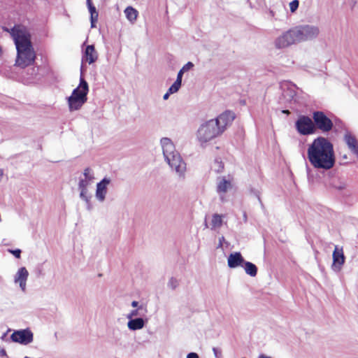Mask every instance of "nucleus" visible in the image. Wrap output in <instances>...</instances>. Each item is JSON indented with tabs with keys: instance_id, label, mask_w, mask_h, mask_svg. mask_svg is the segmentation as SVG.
Masks as SVG:
<instances>
[{
	"instance_id": "obj_1",
	"label": "nucleus",
	"mask_w": 358,
	"mask_h": 358,
	"mask_svg": "<svg viewBox=\"0 0 358 358\" xmlns=\"http://www.w3.org/2000/svg\"><path fill=\"white\" fill-rule=\"evenodd\" d=\"M13 38L17 50L15 65L22 69L33 65L36 55L31 43V36L27 27L23 24H15L11 29L3 27Z\"/></svg>"
},
{
	"instance_id": "obj_2",
	"label": "nucleus",
	"mask_w": 358,
	"mask_h": 358,
	"mask_svg": "<svg viewBox=\"0 0 358 358\" xmlns=\"http://www.w3.org/2000/svg\"><path fill=\"white\" fill-rule=\"evenodd\" d=\"M307 158L315 169L324 170L332 169L336 163L332 143L323 136L315 138L308 147Z\"/></svg>"
},
{
	"instance_id": "obj_3",
	"label": "nucleus",
	"mask_w": 358,
	"mask_h": 358,
	"mask_svg": "<svg viewBox=\"0 0 358 358\" xmlns=\"http://www.w3.org/2000/svg\"><path fill=\"white\" fill-rule=\"evenodd\" d=\"M234 119V113L227 110L217 118L206 121L200 126L197 131L198 140L200 143H204L220 136Z\"/></svg>"
},
{
	"instance_id": "obj_4",
	"label": "nucleus",
	"mask_w": 358,
	"mask_h": 358,
	"mask_svg": "<svg viewBox=\"0 0 358 358\" xmlns=\"http://www.w3.org/2000/svg\"><path fill=\"white\" fill-rule=\"evenodd\" d=\"M89 91L88 84L83 78H80L79 86L74 89L72 94L68 98L70 110L80 109L87 101V95Z\"/></svg>"
},
{
	"instance_id": "obj_5",
	"label": "nucleus",
	"mask_w": 358,
	"mask_h": 358,
	"mask_svg": "<svg viewBox=\"0 0 358 358\" xmlns=\"http://www.w3.org/2000/svg\"><path fill=\"white\" fill-rule=\"evenodd\" d=\"M313 119L315 130L317 129L323 133H327L330 131L334 127L331 120L322 111L313 112Z\"/></svg>"
},
{
	"instance_id": "obj_6",
	"label": "nucleus",
	"mask_w": 358,
	"mask_h": 358,
	"mask_svg": "<svg viewBox=\"0 0 358 358\" xmlns=\"http://www.w3.org/2000/svg\"><path fill=\"white\" fill-rule=\"evenodd\" d=\"M295 127L299 134L303 136L313 134L315 132V127L310 117L300 115L295 122Z\"/></svg>"
},
{
	"instance_id": "obj_7",
	"label": "nucleus",
	"mask_w": 358,
	"mask_h": 358,
	"mask_svg": "<svg viewBox=\"0 0 358 358\" xmlns=\"http://www.w3.org/2000/svg\"><path fill=\"white\" fill-rule=\"evenodd\" d=\"M299 42L298 35L295 27H294L277 38L275 41V45L277 48H285Z\"/></svg>"
},
{
	"instance_id": "obj_8",
	"label": "nucleus",
	"mask_w": 358,
	"mask_h": 358,
	"mask_svg": "<svg viewBox=\"0 0 358 358\" xmlns=\"http://www.w3.org/2000/svg\"><path fill=\"white\" fill-rule=\"evenodd\" d=\"M295 29L299 42L315 38L319 34V29L313 26H297Z\"/></svg>"
},
{
	"instance_id": "obj_9",
	"label": "nucleus",
	"mask_w": 358,
	"mask_h": 358,
	"mask_svg": "<svg viewBox=\"0 0 358 358\" xmlns=\"http://www.w3.org/2000/svg\"><path fill=\"white\" fill-rule=\"evenodd\" d=\"M11 339L14 342L27 345L33 341V334L28 329L15 331L11 335Z\"/></svg>"
},
{
	"instance_id": "obj_10",
	"label": "nucleus",
	"mask_w": 358,
	"mask_h": 358,
	"mask_svg": "<svg viewBox=\"0 0 358 358\" xmlns=\"http://www.w3.org/2000/svg\"><path fill=\"white\" fill-rule=\"evenodd\" d=\"M169 166L176 170V172L182 173L185 170V164L182 160L179 153L171 155L170 157L166 159Z\"/></svg>"
},
{
	"instance_id": "obj_11",
	"label": "nucleus",
	"mask_w": 358,
	"mask_h": 358,
	"mask_svg": "<svg viewBox=\"0 0 358 358\" xmlns=\"http://www.w3.org/2000/svg\"><path fill=\"white\" fill-rule=\"evenodd\" d=\"M333 264L332 268L334 269L340 270L341 266L345 263V255L342 248H338L337 245L335 246L333 252Z\"/></svg>"
},
{
	"instance_id": "obj_12",
	"label": "nucleus",
	"mask_w": 358,
	"mask_h": 358,
	"mask_svg": "<svg viewBox=\"0 0 358 358\" xmlns=\"http://www.w3.org/2000/svg\"><path fill=\"white\" fill-rule=\"evenodd\" d=\"M161 143L163 149V154L165 159L174 155L178 152L175 150V146L169 138H164L161 140Z\"/></svg>"
},
{
	"instance_id": "obj_13",
	"label": "nucleus",
	"mask_w": 358,
	"mask_h": 358,
	"mask_svg": "<svg viewBox=\"0 0 358 358\" xmlns=\"http://www.w3.org/2000/svg\"><path fill=\"white\" fill-rule=\"evenodd\" d=\"M110 183V180L103 178L96 185V196L100 201H103L107 192V185Z\"/></svg>"
},
{
	"instance_id": "obj_14",
	"label": "nucleus",
	"mask_w": 358,
	"mask_h": 358,
	"mask_svg": "<svg viewBox=\"0 0 358 358\" xmlns=\"http://www.w3.org/2000/svg\"><path fill=\"white\" fill-rule=\"evenodd\" d=\"M29 275V273L25 267L20 268L15 277V282L20 284L21 289L24 291L26 287V282Z\"/></svg>"
},
{
	"instance_id": "obj_15",
	"label": "nucleus",
	"mask_w": 358,
	"mask_h": 358,
	"mask_svg": "<svg viewBox=\"0 0 358 358\" xmlns=\"http://www.w3.org/2000/svg\"><path fill=\"white\" fill-rule=\"evenodd\" d=\"M244 262L245 260L240 252L231 253L228 257V266L230 268L243 266Z\"/></svg>"
},
{
	"instance_id": "obj_16",
	"label": "nucleus",
	"mask_w": 358,
	"mask_h": 358,
	"mask_svg": "<svg viewBox=\"0 0 358 358\" xmlns=\"http://www.w3.org/2000/svg\"><path fill=\"white\" fill-rule=\"evenodd\" d=\"M84 57L90 64L96 61L98 55L93 45H89L86 47Z\"/></svg>"
},
{
	"instance_id": "obj_17",
	"label": "nucleus",
	"mask_w": 358,
	"mask_h": 358,
	"mask_svg": "<svg viewBox=\"0 0 358 358\" xmlns=\"http://www.w3.org/2000/svg\"><path fill=\"white\" fill-rule=\"evenodd\" d=\"M345 141L349 149L355 155H358V141L356 138L351 134L345 136Z\"/></svg>"
},
{
	"instance_id": "obj_18",
	"label": "nucleus",
	"mask_w": 358,
	"mask_h": 358,
	"mask_svg": "<svg viewBox=\"0 0 358 358\" xmlns=\"http://www.w3.org/2000/svg\"><path fill=\"white\" fill-rule=\"evenodd\" d=\"M231 187L232 185L231 181L226 180L224 178H222L217 183V192L220 194H224L228 191V189H231Z\"/></svg>"
},
{
	"instance_id": "obj_19",
	"label": "nucleus",
	"mask_w": 358,
	"mask_h": 358,
	"mask_svg": "<svg viewBox=\"0 0 358 358\" xmlns=\"http://www.w3.org/2000/svg\"><path fill=\"white\" fill-rule=\"evenodd\" d=\"M242 266L244 267L245 271L248 275L252 277H255L257 275V267L256 266L255 264L250 262H245Z\"/></svg>"
},
{
	"instance_id": "obj_20",
	"label": "nucleus",
	"mask_w": 358,
	"mask_h": 358,
	"mask_svg": "<svg viewBox=\"0 0 358 358\" xmlns=\"http://www.w3.org/2000/svg\"><path fill=\"white\" fill-rule=\"evenodd\" d=\"M144 327V321L142 318L130 320L128 322V327L131 330L141 329Z\"/></svg>"
},
{
	"instance_id": "obj_21",
	"label": "nucleus",
	"mask_w": 358,
	"mask_h": 358,
	"mask_svg": "<svg viewBox=\"0 0 358 358\" xmlns=\"http://www.w3.org/2000/svg\"><path fill=\"white\" fill-rule=\"evenodd\" d=\"M124 13L126 15L127 18L130 22L135 21L138 17V11L131 6L126 8V9L124 10Z\"/></svg>"
},
{
	"instance_id": "obj_22",
	"label": "nucleus",
	"mask_w": 358,
	"mask_h": 358,
	"mask_svg": "<svg viewBox=\"0 0 358 358\" xmlns=\"http://www.w3.org/2000/svg\"><path fill=\"white\" fill-rule=\"evenodd\" d=\"M222 224V216L219 214H214L211 220V228H220Z\"/></svg>"
},
{
	"instance_id": "obj_23",
	"label": "nucleus",
	"mask_w": 358,
	"mask_h": 358,
	"mask_svg": "<svg viewBox=\"0 0 358 358\" xmlns=\"http://www.w3.org/2000/svg\"><path fill=\"white\" fill-rule=\"evenodd\" d=\"M91 180H88L87 179H81L79 182L78 186L80 189V196L85 197V194L87 193V187L89 184L91 182Z\"/></svg>"
},
{
	"instance_id": "obj_24",
	"label": "nucleus",
	"mask_w": 358,
	"mask_h": 358,
	"mask_svg": "<svg viewBox=\"0 0 358 358\" xmlns=\"http://www.w3.org/2000/svg\"><path fill=\"white\" fill-rule=\"evenodd\" d=\"M213 167L215 171L220 172L224 169V164L221 160L215 159L213 164Z\"/></svg>"
},
{
	"instance_id": "obj_25",
	"label": "nucleus",
	"mask_w": 358,
	"mask_h": 358,
	"mask_svg": "<svg viewBox=\"0 0 358 358\" xmlns=\"http://www.w3.org/2000/svg\"><path fill=\"white\" fill-rule=\"evenodd\" d=\"M181 86V84L179 83V81L178 82H176L175 81L174 83L169 87V89L168 90L169 91V93H175V92H177L178 91V90L180 89Z\"/></svg>"
},
{
	"instance_id": "obj_26",
	"label": "nucleus",
	"mask_w": 358,
	"mask_h": 358,
	"mask_svg": "<svg viewBox=\"0 0 358 358\" xmlns=\"http://www.w3.org/2000/svg\"><path fill=\"white\" fill-rule=\"evenodd\" d=\"M84 176H85V179H87L88 180H91L92 181V180L94 179V176L92 174V171L90 168H86L85 170H84Z\"/></svg>"
},
{
	"instance_id": "obj_27",
	"label": "nucleus",
	"mask_w": 358,
	"mask_h": 358,
	"mask_svg": "<svg viewBox=\"0 0 358 358\" xmlns=\"http://www.w3.org/2000/svg\"><path fill=\"white\" fill-rule=\"evenodd\" d=\"M299 2L298 0H294L289 3V9L292 13H294L299 8Z\"/></svg>"
},
{
	"instance_id": "obj_28",
	"label": "nucleus",
	"mask_w": 358,
	"mask_h": 358,
	"mask_svg": "<svg viewBox=\"0 0 358 358\" xmlns=\"http://www.w3.org/2000/svg\"><path fill=\"white\" fill-rule=\"evenodd\" d=\"M98 12H96V13H92V15L90 17V20H91V27H95V23L97 22L98 20Z\"/></svg>"
},
{
	"instance_id": "obj_29",
	"label": "nucleus",
	"mask_w": 358,
	"mask_h": 358,
	"mask_svg": "<svg viewBox=\"0 0 358 358\" xmlns=\"http://www.w3.org/2000/svg\"><path fill=\"white\" fill-rule=\"evenodd\" d=\"M8 252L13 254L17 259H20L21 257V250L20 249L8 250Z\"/></svg>"
},
{
	"instance_id": "obj_30",
	"label": "nucleus",
	"mask_w": 358,
	"mask_h": 358,
	"mask_svg": "<svg viewBox=\"0 0 358 358\" xmlns=\"http://www.w3.org/2000/svg\"><path fill=\"white\" fill-rule=\"evenodd\" d=\"M194 66V64L191 62H188L185 65L182 66L181 69L184 72L189 71Z\"/></svg>"
},
{
	"instance_id": "obj_31",
	"label": "nucleus",
	"mask_w": 358,
	"mask_h": 358,
	"mask_svg": "<svg viewBox=\"0 0 358 358\" xmlns=\"http://www.w3.org/2000/svg\"><path fill=\"white\" fill-rule=\"evenodd\" d=\"M183 73H184V71L182 69H180L178 73L177 79L176 80V82L179 81V83L181 84V83H182V77Z\"/></svg>"
},
{
	"instance_id": "obj_32",
	"label": "nucleus",
	"mask_w": 358,
	"mask_h": 358,
	"mask_svg": "<svg viewBox=\"0 0 358 358\" xmlns=\"http://www.w3.org/2000/svg\"><path fill=\"white\" fill-rule=\"evenodd\" d=\"M138 315V310H132L130 314L128 315V318L131 319L132 317L136 316Z\"/></svg>"
},
{
	"instance_id": "obj_33",
	"label": "nucleus",
	"mask_w": 358,
	"mask_h": 358,
	"mask_svg": "<svg viewBox=\"0 0 358 358\" xmlns=\"http://www.w3.org/2000/svg\"><path fill=\"white\" fill-rule=\"evenodd\" d=\"M170 285H171L172 286V288H176L177 284H178V282L176 280V279H174V278H171L170 280V282H169Z\"/></svg>"
},
{
	"instance_id": "obj_34",
	"label": "nucleus",
	"mask_w": 358,
	"mask_h": 358,
	"mask_svg": "<svg viewBox=\"0 0 358 358\" xmlns=\"http://www.w3.org/2000/svg\"><path fill=\"white\" fill-rule=\"evenodd\" d=\"M187 358H199V355L195 352H190L187 355Z\"/></svg>"
},
{
	"instance_id": "obj_35",
	"label": "nucleus",
	"mask_w": 358,
	"mask_h": 358,
	"mask_svg": "<svg viewBox=\"0 0 358 358\" xmlns=\"http://www.w3.org/2000/svg\"><path fill=\"white\" fill-rule=\"evenodd\" d=\"M88 8H89V10L90 12L91 15H92V13L94 14V13L97 12L96 10V8L93 5H90V6Z\"/></svg>"
},
{
	"instance_id": "obj_36",
	"label": "nucleus",
	"mask_w": 358,
	"mask_h": 358,
	"mask_svg": "<svg viewBox=\"0 0 358 358\" xmlns=\"http://www.w3.org/2000/svg\"><path fill=\"white\" fill-rule=\"evenodd\" d=\"M171 94V93H169V91L168 90V92L163 96L164 99L166 100Z\"/></svg>"
},
{
	"instance_id": "obj_37",
	"label": "nucleus",
	"mask_w": 358,
	"mask_h": 358,
	"mask_svg": "<svg viewBox=\"0 0 358 358\" xmlns=\"http://www.w3.org/2000/svg\"><path fill=\"white\" fill-rule=\"evenodd\" d=\"M138 303L136 301H134L132 303H131V306L133 307H136L138 306Z\"/></svg>"
},
{
	"instance_id": "obj_38",
	"label": "nucleus",
	"mask_w": 358,
	"mask_h": 358,
	"mask_svg": "<svg viewBox=\"0 0 358 358\" xmlns=\"http://www.w3.org/2000/svg\"><path fill=\"white\" fill-rule=\"evenodd\" d=\"M259 358H271V357H267V356H266V355H261L259 357Z\"/></svg>"
},
{
	"instance_id": "obj_39",
	"label": "nucleus",
	"mask_w": 358,
	"mask_h": 358,
	"mask_svg": "<svg viewBox=\"0 0 358 358\" xmlns=\"http://www.w3.org/2000/svg\"><path fill=\"white\" fill-rule=\"evenodd\" d=\"M3 175V172L1 169H0V180H1Z\"/></svg>"
},
{
	"instance_id": "obj_40",
	"label": "nucleus",
	"mask_w": 358,
	"mask_h": 358,
	"mask_svg": "<svg viewBox=\"0 0 358 358\" xmlns=\"http://www.w3.org/2000/svg\"><path fill=\"white\" fill-rule=\"evenodd\" d=\"M282 113H285V114H289L290 113L289 110H282Z\"/></svg>"
},
{
	"instance_id": "obj_41",
	"label": "nucleus",
	"mask_w": 358,
	"mask_h": 358,
	"mask_svg": "<svg viewBox=\"0 0 358 358\" xmlns=\"http://www.w3.org/2000/svg\"><path fill=\"white\" fill-rule=\"evenodd\" d=\"M87 2L88 7L90 6V5H92L91 0H87Z\"/></svg>"
},
{
	"instance_id": "obj_42",
	"label": "nucleus",
	"mask_w": 358,
	"mask_h": 358,
	"mask_svg": "<svg viewBox=\"0 0 358 358\" xmlns=\"http://www.w3.org/2000/svg\"><path fill=\"white\" fill-rule=\"evenodd\" d=\"M1 53H2V50H1V48H0V55H1Z\"/></svg>"
},
{
	"instance_id": "obj_43",
	"label": "nucleus",
	"mask_w": 358,
	"mask_h": 358,
	"mask_svg": "<svg viewBox=\"0 0 358 358\" xmlns=\"http://www.w3.org/2000/svg\"><path fill=\"white\" fill-rule=\"evenodd\" d=\"M221 199L224 201V197L222 196H221Z\"/></svg>"
},
{
	"instance_id": "obj_44",
	"label": "nucleus",
	"mask_w": 358,
	"mask_h": 358,
	"mask_svg": "<svg viewBox=\"0 0 358 358\" xmlns=\"http://www.w3.org/2000/svg\"><path fill=\"white\" fill-rule=\"evenodd\" d=\"M24 358H30V357H25Z\"/></svg>"
},
{
	"instance_id": "obj_45",
	"label": "nucleus",
	"mask_w": 358,
	"mask_h": 358,
	"mask_svg": "<svg viewBox=\"0 0 358 358\" xmlns=\"http://www.w3.org/2000/svg\"><path fill=\"white\" fill-rule=\"evenodd\" d=\"M242 358H245V357H242Z\"/></svg>"
}]
</instances>
